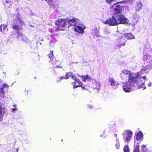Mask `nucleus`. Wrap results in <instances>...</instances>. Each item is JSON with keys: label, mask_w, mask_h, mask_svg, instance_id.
Instances as JSON below:
<instances>
[{"label": "nucleus", "mask_w": 152, "mask_h": 152, "mask_svg": "<svg viewBox=\"0 0 152 152\" xmlns=\"http://www.w3.org/2000/svg\"><path fill=\"white\" fill-rule=\"evenodd\" d=\"M138 88H143V89L146 88L145 86V84L142 82L140 79L138 80H128L123 86V88L124 91L125 92H129L131 91V86H135Z\"/></svg>", "instance_id": "1"}, {"label": "nucleus", "mask_w": 152, "mask_h": 152, "mask_svg": "<svg viewBox=\"0 0 152 152\" xmlns=\"http://www.w3.org/2000/svg\"><path fill=\"white\" fill-rule=\"evenodd\" d=\"M115 15L106 20L104 23L110 26H115L119 24H127L128 22L127 18H124Z\"/></svg>", "instance_id": "2"}, {"label": "nucleus", "mask_w": 152, "mask_h": 152, "mask_svg": "<svg viewBox=\"0 0 152 152\" xmlns=\"http://www.w3.org/2000/svg\"><path fill=\"white\" fill-rule=\"evenodd\" d=\"M125 2L124 1H122L116 3L110 7V8L114 12V15L121 17L124 18H127L123 14H121L122 7L120 5L118 4V3H122Z\"/></svg>", "instance_id": "3"}, {"label": "nucleus", "mask_w": 152, "mask_h": 152, "mask_svg": "<svg viewBox=\"0 0 152 152\" xmlns=\"http://www.w3.org/2000/svg\"><path fill=\"white\" fill-rule=\"evenodd\" d=\"M22 23L23 22L21 20L18 18V20H13V22L12 23V27L16 33H18L20 30L22 29Z\"/></svg>", "instance_id": "4"}, {"label": "nucleus", "mask_w": 152, "mask_h": 152, "mask_svg": "<svg viewBox=\"0 0 152 152\" xmlns=\"http://www.w3.org/2000/svg\"><path fill=\"white\" fill-rule=\"evenodd\" d=\"M67 18L66 19L63 18H60L56 21L55 24L57 26V31L60 29L59 28L65 27L66 25V21Z\"/></svg>", "instance_id": "5"}, {"label": "nucleus", "mask_w": 152, "mask_h": 152, "mask_svg": "<svg viewBox=\"0 0 152 152\" xmlns=\"http://www.w3.org/2000/svg\"><path fill=\"white\" fill-rule=\"evenodd\" d=\"M132 134V132L129 130L125 131L122 134L124 140L126 142H129L130 141L131 139Z\"/></svg>", "instance_id": "6"}, {"label": "nucleus", "mask_w": 152, "mask_h": 152, "mask_svg": "<svg viewBox=\"0 0 152 152\" xmlns=\"http://www.w3.org/2000/svg\"><path fill=\"white\" fill-rule=\"evenodd\" d=\"M122 73L124 74V76L126 75H129L128 80H137V77L133 76L132 74L128 70L125 69L123 70Z\"/></svg>", "instance_id": "7"}, {"label": "nucleus", "mask_w": 152, "mask_h": 152, "mask_svg": "<svg viewBox=\"0 0 152 152\" xmlns=\"http://www.w3.org/2000/svg\"><path fill=\"white\" fill-rule=\"evenodd\" d=\"M50 63L52 64L53 67L54 68H61V66H60V62L59 61V60L56 59V58L51 61Z\"/></svg>", "instance_id": "8"}, {"label": "nucleus", "mask_w": 152, "mask_h": 152, "mask_svg": "<svg viewBox=\"0 0 152 152\" xmlns=\"http://www.w3.org/2000/svg\"><path fill=\"white\" fill-rule=\"evenodd\" d=\"M66 22L68 23L69 26H75L77 24L78 19L76 18H73L72 19H67Z\"/></svg>", "instance_id": "9"}, {"label": "nucleus", "mask_w": 152, "mask_h": 152, "mask_svg": "<svg viewBox=\"0 0 152 152\" xmlns=\"http://www.w3.org/2000/svg\"><path fill=\"white\" fill-rule=\"evenodd\" d=\"M2 103L0 102V121H2L3 119V117L6 113L7 109L5 107H1Z\"/></svg>", "instance_id": "10"}, {"label": "nucleus", "mask_w": 152, "mask_h": 152, "mask_svg": "<svg viewBox=\"0 0 152 152\" xmlns=\"http://www.w3.org/2000/svg\"><path fill=\"white\" fill-rule=\"evenodd\" d=\"M71 84L73 86V88L80 87L82 85V82L78 79H77L75 82L72 83Z\"/></svg>", "instance_id": "11"}, {"label": "nucleus", "mask_w": 152, "mask_h": 152, "mask_svg": "<svg viewBox=\"0 0 152 152\" xmlns=\"http://www.w3.org/2000/svg\"><path fill=\"white\" fill-rule=\"evenodd\" d=\"M135 135L137 140H142L143 137V135L141 131H139L136 133Z\"/></svg>", "instance_id": "12"}, {"label": "nucleus", "mask_w": 152, "mask_h": 152, "mask_svg": "<svg viewBox=\"0 0 152 152\" xmlns=\"http://www.w3.org/2000/svg\"><path fill=\"white\" fill-rule=\"evenodd\" d=\"M3 5L10 7L12 3V0H1Z\"/></svg>", "instance_id": "13"}, {"label": "nucleus", "mask_w": 152, "mask_h": 152, "mask_svg": "<svg viewBox=\"0 0 152 152\" xmlns=\"http://www.w3.org/2000/svg\"><path fill=\"white\" fill-rule=\"evenodd\" d=\"M75 31L79 33H83L84 32V28L81 26H76L74 28Z\"/></svg>", "instance_id": "14"}, {"label": "nucleus", "mask_w": 152, "mask_h": 152, "mask_svg": "<svg viewBox=\"0 0 152 152\" xmlns=\"http://www.w3.org/2000/svg\"><path fill=\"white\" fill-rule=\"evenodd\" d=\"M141 152H151L152 147H150L149 148H146V146L144 145H142L141 146Z\"/></svg>", "instance_id": "15"}, {"label": "nucleus", "mask_w": 152, "mask_h": 152, "mask_svg": "<svg viewBox=\"0 0 152 152\" xmlns=\"http://www.w3.org/2000/svg\"><path fill=\"white\" fill-rule=\"evenodd\" d=\"M125 37L128 39H135V38L132 33H125L124 34Z\"/></svg>", "instance_id": "16"}, {"label": "nucleus", "mask_w": 152, "mask_h": 152, "mask_svg": "<svg viewBox=\"0 0 152 152\" xmlns=\"http://www.w3.org/2000/svg\"><path fill=\"white\" fill-rule=\"evenodd\" d=\"M142 4L140 2H137L135 6V10L139 11L142 9Z\"/></svg>", "instance_id": "17"}, {"label": "nucleus", "mask_w": 152, "mask_h": 152, "mask_svg": "<svg viewBox=\"0 0 152 152\" xmlns=\"http://www.w3.org/2000/svg\"><path fill=\"white\" fill-rule=\"evenodd\" d=\"M9 86L6 84H3L2 85V87L0 88V92L1 93H4V88H8Z\"/></svg>", "instance_id": "18"}, {"label": "nucleus", "mask_w": 152, "mask_h": 152, "mask_svg": "<svg viewBox=\"0 0 152 152\" xmlns=\"http://www.w3.org/2000/svg\"><path fill=\"white\" fill-rule=\"evenodd\" d=\"M7 27V25L4 24H2L0 25V31L1 32L4 31Z\"/></svg>", "instance_id": "19"}, {"label": "nucleus", "mask_w": 152, "mask_h": 152, "mask_svg": "<svg viewBox=\"0 0 152 152\" xmlns=\"http://www.w3.org/2000/svg\"><path fill=\"white\" fill-rule=\"evenodd\" d=\"M53 51L52 50H51L50 51V53L47 56L50 59V61L54 58V55L53 54Z\"/></svg>", "instance_id": "20"}, {"label": "nucleus", "mask_w": 152, "mask_h": 152, "mask_svg": "<svg viewBox=\"0 0 152 152\" xmlns=\"http://www.w3.org/2000/svg\"><path fill=\"white\" fill-rule=\"evenodd\" d=\"M82 80L83 82H85L87 79L90 80L91 78L88 75H82L81 76Z\"/></svg>", "instance_id": "21"}, {"label": "nucleus", "mask_w": 152, "mask_h": 152, "mask_svg": "<svg viewBox=\"0 0 152 152\" xmlns=\"http://www.w3.org/2000/svg\"><path fill=\"white\" fill-rule=\"evenodd\" d=\"M133 152H140V145H137L134 147Z\"/></svg>", "instance_id": "22"}, {"label": "nucleus", "mask_w": 152, "mask_h": 152, "mask_svg": "<svg viewBox=\"0 0 152 152\" xmlns=\"http://www.w3.org/2000/svg\"><path fill=\"white\" fill-rule=\"evenodd\" d=\"M47 2L50 7H52L54 5V3L53 0H48Z\"/></svg>", "instance_id": "23"}, {"label": "nucleus", "mask_w": 152, "mask_h": 152, "mask_svg": "<svg viewBox=\"0 0 152 152\" xmlns=\"http://www.w3.org/2000/svg\"><path fill=\"white\" fill-rule=\"evenodd\" d=\"M150 57H151V56L150 55H144L143 58V60L145 61L147 60L148 59H149Z\"/></svg>", "instance_id": "24"}, {"label": "nucleus", "mask_w": 152, "mask_h": 152, "mask_svg": "<svg viewBox=\"0 0 152 152\" xmlns=\"http://www.w3.org/2000/svg\"><path fill=\"white\" fill-rule=\"evenodd\" d=\"M123 150L124 152H129V148L127 145L125 146Z\"/></svg>", "instance_id": "25"}, {"label": "nucleus", "mask_w": 152, "mask_h": 152, "mask_svg": "<svg viewBox=\"0 0 152 152\" xmlns=\"http://www.w3.org/2000/svg\"><path fill=\"white\" fill-rule=\"evenodd\" d=\"M72 73L71 72H69L67 73L65 75V79H67L69 78L71 76Z\"/></svg>", "instance_id": "26"}, {"label": "nucleus", "mask_w": 152, "mask_h": 152, "mask_svg": "<svg viewBox=\"0 0 152 152\" xmlns=\"http://www.w3.org/2000/svg\"><path fill=\"white\" fill-rule=\"evenodd\" d=\"M110 83L112 86H115V82L114 80L112 79H111L110 80Z\"/></svg>", "instance_id": "27"}, {"label": "nucleus", "mask_w": 152, "mask_h": 152, "mask_svg": "<svg viewBox=\"0 0 152 152\" xmlns=\"http://www.w3.org/2000/svg\"><path fill=\"white\" fill-rule=\"evenodd\" d=\"M115 1V0H105V1L107 3L111 4L112 2Z\"/></svg>", "instance_id": "28"}, {"label": "nucleus", "mask_w": 152, "mask_h": 152, "mask_svg": "<svg viewBox=\"0 0 152 152\" xmlns=\"http://www.w3.org/2000/svg\"><path fill=\"white\" fill-rule=\"evenodd\" d=\"M71 77L72 79L74 80L75 81L77 79V77L75 75H73L72 73Z\"/></svg>", "instance_id": "29"}, {"label": "nucleus", "mask_w": 152, "mask_h": 152, "mask_svg": "<svg viewBox=\"0 0 152 152\" xmlns=\"http://www.w3.org/2000/svg\"><path fill=\"white\" fill-rule=\"evenodd\" d=\"M117 143H116V144L115 146H116V148L117 149H119V148L120 147L119 143V142L118 141H117Z\"/></svg>", "instance_id": "30"}, {"label": "nucleus", "mask_w": 152, "mask_h": 152, "mask_svg": "<svg viewBox=\"0 0 152 152\" xmlns=\"http://www.w3.org/2000/svg\"><path fill=\"white\" fill-rule=\"evenodd\" d=\"M150 59L151 60L149 61V62L150 63V64L151 65V66H152V56H151V57H150Z\"/></svg>", "instance_id": "31"}, {"label": "nucleus", "mask_w": 152, "mask_h": 152, "mask_svg": "<svg viewBox=\"0 0 152 152\" xmlns=\"http://www.w3.org/2000/svg\"><path fill=\"white\" fill-rule=\"evenodd\" d=\"M65 79V76H61L60 78V80H62V79Z\"/></svg>", "instance_id": "32"}, {"label": "nucleus", "mask_w": 152, "mask_h": 152, "mask_svg": "<svg viewBox=\"0 0 152 152\" xmlns=\"http://www.w3.org/2000/svg\"><path fill=\"white\" fill-rule=\"evenodd\" d=\"M126 42V41H125L124 43H123V44H121L120 45V46H124L125 45Z\"/></svg>", "instance_id": "33"}, {"label": "nucleus", "mask_w": 152, "mask_h": 152, "mask_svg": "<svg viewBox=\"0 0 152 152\" xmlns=\"http://www.w3.org/2000/svg\"><path fill=\"white\" fill-rule=\"evenodd\" d=\"M88 108L89 109H91L92 108V107L91 105H89L88 106Z\"/></svg>", "instance_id": "34"}, {"label": "nucleus", "mask_w": 152, "mask_h": 152, "mask_svg": "<svg viewBox=\"0 0 152 152\" xmlns=\"http://www.w3.org/2000/svg\"><path fill=\"white\" fill-rule=\"evenodd\" d=\"M151 85H152V84H151V82H150L148 84V86L149 87H151Z\"/></svg>", "instance_id": "35"}, {"label": "nucleus", "mask_w": 152, "mask_h": 152, "mask_svg": "<svg viewBox=\"0 0 152 152\" xmlns=\"http://www.w3.org/2000/svg\"><path fill=\"white\" fill-rule=\"evenodd\" d=\"M55 35V34H52V35H51L50 36H51V37L52 38H54L55 37H53V36Z\"/></svg>", "instance_id": "36"}, {"label": "nucleus", "mask_w": 152, "mask_h": 152, "mask_svg": "<svg viewBox=\"0 0 152 152\" xmlns=\"http://www.w3.org/2000/svg\"><path fill=\"white\" fill-rule=\"evenodd\" d=\"M141 78H142L145 80L146 79V77L145 76H143L142 77H141Z\"/></svg>", "instance_id": "37"}, {"label": "nucleus", "mask_w": 152, "mask_h": 152, "mask_svg": "<svg viewBox=\"0 0 152 152\" xmlns=\"http://www.w3.org/2000/svg\"><path fill=\"white\" fill-rule=\"evenodd\" d=\"M17 109H15V108H12V111H14L15 110Z\"/></svg>", "instance_id": "38"}, {"label": "nucleus", "mask_w": 152, "mask_h": 152, "mask_svg": "<svg viewBox=\"0 0 152 152\" xmlns=\"http://www.w3.org/2000/svg\"><path fill=\"white\" fill-rule=\"evenodd\" d=\"M80 87H81V88H82L83 89H84L85 88L84 86H82V85L81 86H80Z\"/></svg>", "instance_id": "39"}, {"label": "nucleus", "mask_w": 152, "mask_h": 152, "mask_svg": "<svg viewBox=\"0 0 152 152\" xmlns=\"http://www.w3.org/2000/svg\"><path fill=\"white\" fill-rule=\"evenodd\" d=\"M49 31H50V32H53V31L52 30L50 29Z\"/></svg>", "instance_id": "40"}, {"label": "nucleus", "mask_w": 152, "mask_h": 152, "mask_svg": "<svg viewBox=\"0 0 152 152\" xmlns=\"http://www.w3.org/2000/svg\"><path fill=\"white\" fill-rule=\"evenodd\" d=\"M142 71H143V70L145 71V68H144L143 69H142Z\"/></svg>", "instance_id": "41"}, {"label": "nucleus", "mask_w": 152, "mask_h": 152, "mask_svg": "<svg viewBox=\"0 0 152 152\" xmlns=\"http://www.w3.org/2000/svg\"><path fill=\"white\" fill-rule=\"evenodd\" d=\"M114 135L115 137H117V134H114Z\"/></svg>", "instance_id": "42"}, {"label": "nucleus", "mask_w": 152, "mask_h": 152, "mask_svg": "<svg viewBox=\"0 0 152 152\" xmlns=\"http://www.w3.org/2000/svg\"><path fill=\"white\" fill-rule=\"evenodd\" d=\"M13 106L14 107H16V105H13Z\"/></svg>", "instance_id": "43"}]
</instances>
